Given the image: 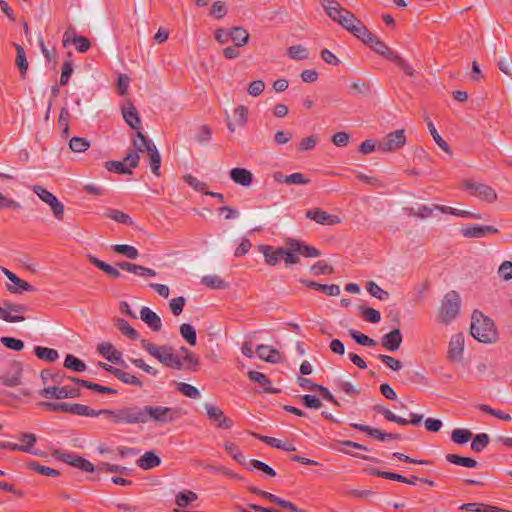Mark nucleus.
Returning <instances> with one entry per match:
<instances>
[{"label":"nucleus","instance_id":"nucleus-1","mask_svg":"<svg viewBox=\"0 0 512 512\" xmlns=\"http://www.w3.org/2000/svg\"><path fill=\"white\" fill-rule=\"evenodd\" d=\"M284 244L285 246L277 248L269 245L259 247L266 264L275 266L279 263L280 259H283L286 265H295L299 263V255L307 258L321 256V252L317 248L295 238H285Z\"/></svg>","mask_w":512,"mask_h":512},{"label":"nucleus","instance_id":"nucleus-2","mask_svg":"<svg viewBox=\"0 0 512 512\" xmlns=\"http://www.w3.org/2000/svg\"><path fill=\"white\" fill-rule=\"evenodd\" d=\"M470 333L482 343H492L497 337L493 321L477 310L472 314Z\"/></svg>","mask_w":512,"mask_h":512},{"label":"nucleus","instance_id":"nucleus-3","mask_svg":"<svg viewBox=\"0 0 512 512\" xmlns=\"http://www.w3.org/2000/svg\"><path fill=\"white\" fill-rule=\"evenodd\" d=\"M141 345L152 357L165 366L181 370L184 368L182 360L173 352L170 346H158L147 340H142Z\"/></svg>","mask_w":512,"mask_h":512},{"label":"nucleus","instance_id":"nucleus-4","mask_svg":"<svg viewBox=\"0 0 512 512\" xmlns=\"http://www.w3.org/2000/svg\"><path fill=\"white\" fill-rule=\"evenodd\" d=\"M460 305V295L454 290L447 292L441 301L440 307L438 308V321L444 324L451 323L459 315Z\"/></svg>","mask_w":512,"mask_h":512},{"label":"nucleus","instance_id":"nucleus-5","mask_svg":"<svg viewBox=\"0 0 512 512\" xmlns=\"http://www.w3.org/2000/svg\"><path fill=\"white\" fill-rule=\"evenodd\" d=\"M369 45L376 53L386 57L389 60L394 61L400 69L404 71L408 76H414V69L411 65L401 58L399 55L395 54L384 42H382L377 36L373 35L371 40L366 43Z\"/></svg>","mask_w":512,"mask_h":512},{"label":"nucleus","instance_id":"nucleus-6","mask_svg":"<svg viewBox=\"0 0 512 512\" xmlns=\"http://www.w3.org/2000/svg\"><path fill=\"white\" fill-rule=\"evenodd\" d=\"M145 423L152 421L157 425L164 426L177 419L178 412L173 407L145 405Z\"/></svg>","mask_w":512,"mask_h":512},{"label":"nucleus","instance_id":"nucleus-7","mask_svg":"<svg viewBox=\"0 0 512 512\" xmlns=\"http://www.w3.org/2000/svg\"><path fill=\"white\" fill-rule=\"evenodd\" d=\"M113 421L116 423L137 424L145 423V411L143 407H127L114 413Z\"/></svg>","mask_w":512,"mask_h":512},{"label":"nucleus","instance_id":"nucleus-8","mask_svg":"<svg viewBox=\"0 0 512 512\" xmlns=\"http://www.w3.org/2000/svg\"><path fill=\"white\" fill-rule=\"evenodd\" d=\"M32 190L44 203L50 207L52 213L57 219H61L63 217L64 206L55 195L40 185H34Z\"/></svg>","mask_w":512,"mask_h":512},{"label":"nucleus","instance_id":"nucleus-9","mask_svg":"<svg viewBox=\"0 0 512 512\" xmlns=\"http://www.w3.org/2000/svg\"><path fill=\"white\" fill-rule=\"evenodd\" d=\"M139 159V155L136 152H129L124 161H108L105 166L111 172L131 174L132 169L138 165Z\"/></svg>","mask_w":512,"mask_h":512},{"label":"nucleus","instance_id":"nucleus-10","mask_svg":"<svg viewBox=\"0 0 512 512\" xmlns=\"http://www.w3.org/2000/svg\"><path fill=\"white\" fill-rule=\"evenodd\" d=\"M27 311L28 308L25 305L4 302L0 307V318L11 323L22 322L25 319L23 314Z\"/></svg>","mask_w":512,"mask_h":512},{"label":"nucleus","instance_id":"nucleus-11","mask_svg":"<svg viewBox=\"0 0 512 512\" xmlns=\"http://www.w3.org/2000/svg\"><path fill=\"white\" fill-rule=\"evenodd\" d=\"M406 143L405 132L403 129L396 130L387 134L379 143V149L384 152L394 151Z\"/></svg>","mask_w":512,"mask_h":512},{"label":"nucleus","instance_id":"nucleus-12","mask_svg":"<svg viewBox=\"0 0 512 512\" xmlns=\"http://www.w3.org/2000/svg\"><path fill=\"white\" fill-rule=\"evenodd\" d=\"M463 187L471 191L474 196L489 203L495 201L497 198L496 192L491 187L482 183L466 181L463 183Z\"/></svg>","mask_w":512,"mask_h":512},{"label":"nucleus","instance_id":"nucleus-13","mask_svg":"<svg viewBox=\"0 0 512 512\" xmlns=\"http://www.w3.org/2000/svg\"><path fill=\"white\" fill-rule=\"evenodd\" d=\"M18 439L20 444L10 442V450L39 455V453L34 449V444L37 441L35 434L28 432L21 433Z\"/></svg>","mask_w":512,"mask_h":512},{"label":"nucleus","instance_id":"nucleus-14","mask_svg":"<svg viewBox=\"0 0 512 512\" xmlns=\"http://www.w3.org/2000/svg\"><path fill=\"white\" fill-rule=\"evenodd\" d=\"M465 339L462 333L451 336L448 348V358L453 362H461L464 353Z\"/></svg>","mask_w":512,"mask_h":512},{"label":"nucleus","instance_id":"nucleus-15","mask_svg":"<svg viewBox=\"0 0 512 512\" xmlns=\"http://www.w3.org/2000/svg\"><path fill=\"white\" fill-rule=\"evenodd\" d=\"M23 369L18 363H15L7 369L1 376V382L8 387H16L23 384L22 381Z\"/></svg>","mask_w":512,"mask_h":512},{"label":"nucleus","instance_id":"nucleus-16","mask_svg":"<svg viewBox=\"0 0 512 512\" xmlns=\"http://www.w3.org/2000/svg\"><path fill=\"white\" fill-rule=\"evenodd\" d=\"M40 394L47 398L65 399L74 398L78 396V391L75 388L69 386L63 387H47L44 388Z\"/></svg>","mask_w":512,"mask_h":512},{"label":"nucleus","instance_id":"nucleus-17","mask_svg":"<svg viewBox=\"0 0 512 512\" xmlns=\"http://www.w3.org/2000/svg\"><path fill=\"white\" fill-rule=\"evenodd\" d=\"M306 217L323 225H335L340 223V219L337 216L329 214L319 208L309 209L306 212Z\"/></svg>","mask_w":512,"mask_h":512},{"label":"nucleus","instance_id":"nucleus-18","mask_svg":"<svg viewBox=\"0 0 512 512\" xmlns=\"http://www.w3.org/2000/svg\"><path fill=\"white\" fill-rule=\"evenodd\" d=\"M205 410L208 417L212 421H214L218 427L223 429H229L232 426V421L229 418H227L222 412V410L217 406L206 404Z\"/></svg>","mask_w":512,"mask_h":512},{"label":"nucleus","instance_id":"nucleus-19","mask_svg":"<svg viewBox=\"0 0 512 512\" xmlns=\"http://www.w3.org/2000/svg\"><path fill=\"white\" fill-rule=\"evenodd\" d=\"M99 353L108 361L126 366L122 359V353L118 351L111 343L104 342L98 345Z\"/></svg>","mask_w":512,"mask_h":512},{"label":"nucleus","instance_id":"nucleus-20","mask_svg":"<svg viewBox=\"0 0 512 512\" xmlns=\"http://www.w3.org/2000/svg\"><path fill=\"white\" fill-rule=\"evenodd\" d=\"M256 353L261 360L269 363H279L282 361L279 351L269 345H258Z\"/></svg>","mask_w":512,"mask_h":512},{"label":"nucleus","instance_id":"nucleus-21","mask_svg":"<svg viewBox=\"0 0 512 512\" xmlns=\"http://www.w3.org/2000/svg\"><path fill=\"white\" fill-rule=\"evenodd\" d=\"M402 334L399 329H394L382 337V346L389 351H397L402 343Z\"/></svg>","mask_w":512,"mask_h":512},{"label":"nucleus","instance_id":"nucleus-22","mask_svg":"<svg viewBox=\"0 0 512 512\" xmlns=\"http://www.w3.org/2000/svg\"><path fill=\"white\" fill-rule=\"evenodd\" d=\"M140 318L154 331H159L162 326L161 318L148 307H142Z\"/></svg>","mask_w":512,"mask_h":512},{"label":"nucleus","instance_id":"nucleus-23","mask_svg":"<svg viewBox=\"0 0 512 512\" xmlns=\"http://www.w3.org/2000/svg\"><path fill=\"white\" fill-rule=\"evenodd\" d=\"M230 177L236 184L245 187L250 186L253 180L252 173L244 168H233L230 171Z\"/></svg>","mask_w":512,"mask_h":512},{"label":"nucleus","instance_id":"nucleus-24","mask_svg":"<svg viewBox=\"0 0 512 512\" xmlns=\"http://www.w3.org/2000/svg\"><path fill=\"white\" fill-rule=\"evenodd\" d=\"M118 266L127 272L142 276V277H154L156 275V271L144 266L132 264L129 262L119 263Z\"/></svg>","mask_w":512,"mask_h":512},{"label":"nucleus","instance_id":"nucleus-25","mask_svg":"<svg viewBox=\"0 0 512 512\" xmlns=\"http://www.w3.org/2000/svg\"><path fill=\"white\" fill-rule=\"evenodd\" d=\"M497 228L493 226H480V225H474L471 227H467L463 230V234L467 237H475L480 238L484 237L488 234H494L497 233Z\"/></svg>","mask_w":512,"mask_h":512},{"label":"nucleus","instance_id":"nucleus-26","mask_svg":"<svg viewBox=\"0 0 512 512\" xmlns=\"http://www.w3.org/2000/svg\"><path fill=\"white\" fill-rule=\"evenodd\" d=\"M249 33L243 27H233L230 33V39L235 47H243L249 41Z\"/></svg>","mask_w":512,"mask_h":512},{"label":"nucleus","instance_id":"nucleus-27","mask_svg":"<svg viewBox=\"0 0 512 512\" xmlns=\"http://www.w3.org/2000/svg\"><path fill=\"white\" fill-rule=\"evenodd\" d=\"M123 118L132 129H138L140 126V118L135 107L128 104L122 109Z\"/></svg>","mask_w":512,"mask_h":512},{"label":"nucleus","instance_id":"nucleus-28","mask_svg":"<svg viewBox=\"0 0 512 512\" xmlns=\"http://www.w3.org/2000/svg\"><path fill=\"white\" fill-rule=\"evenodd\" d=\"M248 377L251 381L258 383L260 387L268 393H276L277 390L271 387V381L261 372L249 371Z\"/></svg>","mask_w":512,"mask_h":512},{"label":"nucleus","instance_id":"nucleus-29","mask_svg":"<svg viewBox=\"0 0 512 512\" xmlns=\"http://www.w3.org/2000/svg\"><path fill=\"white\" fill-rule=\"evenodd\" d=\"M10 284H7V289L11 293H23L25 291H33L34 288L26 281L19 278L16 274L10 280Z\"/></svg>","mask_w":512,"mask_h":512},{"label":"nucleus","instance_id":"nucleus-30","mask_svg":"<svg viewBox=\"0 0 512 512\" xmlns=\"http://www.w3.org/2000/svg\"><path fill=\"white\" fill-rule=\"evenodd\" d=\"M133 146L137 154L139 152H149L152 147H155L154 143L148 139L141 133L137 132L133 138Z\"/></svg>","mask_w":512,"mask_h":512},{"label":"nucleus","instance_id":"nucleus-31","mask_svg":"<svg viewBox=\"0 0 512 512\" xmlns=\"http://www.w3.org/2000/svg\"><path fill=\"white\" fill-rule=\"evenodd\" d=\"M161 463V459L155 455L153 452H146L139 460L138 465L144 469L148 470L154 467L159 466Z\"/></svg>","mask_w":512,"mask_h":512},{"label":"nucleus","instance_id":"nucleus-32","mask_svg":"<svg viewBox=\"0 0 512 512\" xmlns=\"http://www.w3.org/2000/svg\"><path fill=\"white\" fill-rule=\"evenodd\" d=\"M88 260L98 267L100 270L105 272L107 275H109L112 278H117L120 276V272L114 268L113 266L106 264L105 262L99 260L98 258L94 257L93 255H88Z\"/></svg>","mask_w":512,"mask_h":512},{"label":"nucleus","instance_id":"nucleus-33","mask_svg":"<svg viewBox=\"0 0 512 512\" xmlns=\"http://www.w3.org/2000/svg\"><path fill=\"white\" fill-rule=\"evenodd\" d=\"M308 287L320 290L321 292L330 295V296H338L340 294V288L338 285L331 284V285H324L319 284L314 281H305L304 282Z\"/></svg>","mask_w":512,"mask_h":512},{"label":"nucleus","instance_id":"nucleus-34","mask_svg":"<svg viewBox=\"0 0 512 512\" xmlns=\"http://www.w3.org/2000/svg\"><path fill=\"white\" fill-rule=\"evenodd\" d=\"M34 352L39 359L55 362L59 358V354L55 349L36 346Z\"/></svg>","mask_w":512,"mask_h":512},{"label":"nucleus","instance_id":"nucleus-35","mask_svg":"<svg viewBox=\"0 0 512 512\" xmlns=\"http://www.w3.org/2000/svg\"><path fill=\"white\" fill-rule=\"evenodd\" d=\"M105 216L107 218H110L116 222H119V223H123V224H127V225H132L133 224V220L131 219V217L125 213H123L122 211L120 210H116V209H107L105 211Z\"/></svg>","mask_w":512,"mask_h":512},{"label":"nucleus","instance_id":"nucleus-36","mask_svg":"<svg viewBox=\"0 0 512 512\" xmlns=\"http://www.w3.org/2000/svg\"><path fill=\"white\" fill-rule=\"evenodd\" d=\"M16 51L17 55L15 63L20 70L21 77L24 78L28 70V61L23 47H21L20 45H16Z\"/></svg>","mask_w":512,"mask_h":512},{"label":"nucleus","instance_id":"nucleus-37","mask_svg":"<svg viewBox=\"0 0 512 512\" xmlns=\"http://www.w3.org/2000/svg\"><path fill=\"white\" fill-rule=\"evenodd\" d=\"M112 374L123 383L134 385L137 387L142 386V382L136 376L127 373L123 370H113Z\"/></svg>","mask_w":512,"mask_h":512},{"label":"nucleus","instance_id":"nucleus-38","mask_svg":"<svg viewBox=\"0 0 512 512\" xmlns=\"http://www.w3.org/2000/svg\"><path fill=\"white\" fill-rule=\"evenodd\" d=\"M176 389L188 398L198 399L200 397L199 390L195 386L188 383L178 382L176 383Z\"/></svg>","mask_w":512,"mask_h":512},{"label":"nucleus","instance_id":"nucleus-39","mask_svg":"<svg viewBox=\"0 0 512 512\" xmlns=\"http://www.w3.org/2000/svg\"><path fill=\"white\" fill-rule=\"evenodd\" d=\"M359 22V19L355 17L353 13L346 10V12H342V16L338 19V24L341 25L344 29L351 32L353 27Z\"/></svg>","mask_w":512,"mask_h":512},{"label":"nucleus","instance_id":"nucleus-40","mask_svg":"<svg viewBox=\"0 0 512 512\" xmlns=\"http://www.w3.org/2000/svg\"><path fill=\"white\" fill-rule=\"evenodd\" d=\"M201 282L211 289H223L226 287L225 281L218 275L203 276Z\"/></svg>","mask_w":512,"mask_h":512},{"label":"nucleus","instance_id":"nucleus-41","mask_svg":"<svg viewBox=\"0 0 512 512\" xmlns=\"http://www.w3.org/2000/svg\"><path fill=\"white\" fill-rule=\"evenodd\" d=\"M351 33L357 37L358 39H360L363 43H367L369 42V40H371V37L373 36V34L366 28V26H364L361 21L359 20V22L353 27V29L351 30Z\"/></svg>","mask_w":512,"mask_h":512},{"label":"nucleus","instance_id":"nucleus-42","mask_svg":"<svg viewBox=\"0 0 512 512\" xmlns=\"http://www.w3.org/2000/svg\"><path fill=\"white\" fill-rule=\"evenodd\" d=\"M150 169L156 176L160 174L161 156L155 147H152L148 152Z\"/></svg>","mask_w":512,"mask_h":512},{"label":"nucleus","instance_id":"nucleus-43","mask_svg":"<svg viewBox=\"0 0 512 512\" xmlns=\"http://www.w3.org/2000/svg\"><path fill=\"white\" fill-rule=\"evenodd\" d=\"M96 470L98 472L119 473V474H123V475H129V472H130L129 469L124 466L109 464L106 462L100 463L96 467Z\"/></svg>","mask_w":512,"mask_h":512},{"label":"nucleus","instance_id":"nucleus-44","mask_svg":"<svg viewBox=\"0 0 512 512\" xmlns=\"http://www.w3.org/2000/svg\"><path fill=\"white\" fill-rule=\"evenodd\" d=\"M427 127L428 130L433 137L434 141L439 145L441 149H443L448 154H452V151L450 150L449 145L447 142L440 136V134L437 132L434 124L431 121H427Z\"/></svg>","mask_w":512,"mask_h":512},{"label":"nucleus","instance_id":"nucleus-45","mask_svg":"<svg viewBox=\"0 0 512 512\" xmlns=\"http://www.w3.org/2000/svg\"><path fill=\"white\" fill-rule=\"evenodd\" d=\"M225 450L231 455V457L242 465H247L249 461L246 460L242 452L232 442H226L224 444Z\"/></svg>","mask_w":512,"mask_h":512},{"label":"nucleus","instance_id":"nucleus-46","mask_svg":"<svg viewBox=\"0 0 512 512\" xmlns=\"http://www.w3.org/2000/svg\"><path fill=\"white\" fill-rule=\"evenodd\" d=\"M446 459L448 462H450L452 464L460 465V466H464V467H468V468H473L477 465V462L474 459L458 456L455 454H448L446 456Z\"/></svg>","mask_w":512,"mask_h":512},{"label":"nucleus","instance_id":"nucleus-47","mask_svg":"<svg viewBox=\"0 0 512 512\" xmlns=\"http://www.w3.org/2000/svg\"><path fill=\"white\" fill-rule=\"evenodd\" d=\"M287 53L293 60L307 59L309 56V50L302 45H294L288 48Z\"/></svg>","mask_w":512,"mask_h":512},{"label":"nucleus","instance_id":"nucleus-48","mask_svg":"<svg viewBox=\"0 0 512 512\" xmlns=\"http://www.w3.org/2000/svg\"><path fill=\"white\" fill-rule=\"evenodd\" d=\"M180 334L191 346L196 345V331L190 324H182L180 326Z\"/></svg>","mask_w":512,"mask_h":512},{"label":"nucleus","instance_id":"nucleus-49","mask_svg":"<svg viewBox=\"0 0 512 512\" xmlns=\"http://www.w3.org/2000/svg\"><path fill=\"white\" fill-rule=\"evenodd\" d=\"M64 366L76 372H83L86 369L85 363L82 360L73 356L72 354H68L66 356Z\"/></svg>","mask_w":512,"mask_h":512},{"label":"nucleus","instance_id":"nucleus-50","mask_svg":"<svg viewBox=\"0 0 512 512\" xmlns=\"http://www.w3.org/2000/svg\"><path fill=\"white\" fill-rule=\"evenodd\" d=\"M113 250L119 254L126 256L129 259H136L139 256L138 250L127 244H117L113 246Z\"/></svg>","mask_w":512,"mask_h":512},{"label":"nucleus","instance_id":"nucleus-51","mask_svg":"<svg viewBox=\"0 0 512 512\" xmlns=\"http://www.w3.org/2000/svg\"><path fill=\"white\" fill-rule=\"evenodd\" d=\"M197 498H198V496L196 493H194L192 491H184V492H180L176 495L175 503L179 507H185L189 503L197 500Z\"/></svg>","mask_w":512,"mask_h":512},{"label":"nucleus","instance_id":"nucleus-52","mask_svg":"<svg viewBox=\"0 0 512 512\" xmlns=\"http://www.w3.org/2000/svg\"><path fill=\"white\" fill-rule=\"evenodd\" d=\"M89 142L86 138L82 137H73L69 141V147L73 152L81 153L87 150L89 147Z\"/></svg>","mask_w":512,"mask_h":512},{"label":"nucleus","instance_id":"nucleus-53","mask_svg":"<svg viewBox=\"0 0 512 512\" xmlns=\"http://www.w3.org/2000/svg\"><path fill=\"white\" fill-rule=\"evenodd\" d=\"M117 328L131 339L138 338V332L124 319H118L116 322Z\"/></svg>","mask_w":512,"mask_h":512},{"label":"nucleus","instance_id":"nucleus-54","mask_svg":"<svg viewBox=\"0 0 512 512\" xmlns=\"http://www.w3.org/2000/svg\"><path fill=\"white\" fill-rule=\"evenodd\" d=\"M488 442H489L488 434H486V433L477 434L471 443V448L475 452L479 453L487 446Z\"/></svg>","mask_w":512,"mask_h":512},{"label":"nucleus","instance_id":"nucleus-55","mask_svg":"<svg viewBox=\"0 0 512 512\" xmlns=\"http://www.w3.org/2000/svg\"><path fill=\"white\" fill-rule=\"evenodd\" d=\"M472 436V433L467 429H455L452 431L451 438L457 444L467 443Z\"/></svg>","mask_w":512,"mask_h":512},{"label":"nucleus","instance_id":"nucleus-56","mask_svg":"<svg viewBox=\"0 0 512 512\" xmlns=\"http://www.w3.org/2000/svg\"><path fill=\"white\" fill-rule=\"evenodd\" d=\"M349 335L360 345L370 347L376 345V342L373 339L354 329L349 330Z\"/></svg>","mask_w":512,"mask_h":512},{"label":"nucleus","instance_id":"nucleus-57","mask_svg":"<svg viewBox=\"0 0 512 512\" xmlns=\"http://www.w3.org/2000/svg\"><path fill=\"white\" fill-rule=\"evenodd\" d=\"M311 272L316 275H327L333 273V268L326 261H318L311 267Z\"/></svg>","mask_w":512,"mask_h":512},{"label":"nucleus","instance_id":"nucleus-58","mask_svg":"<svg viewBox=\"0 0 512 512\" xmlns=\"http://www.w3.org/2000/svg\"><path fill=\"white\" fill-rule=\"evenodd\" d=\"M0 342L8 349L13 351H21L24 348V343L20 339L13 337H2Z\"/></svg>","mask_w":512,"mask_h":512},{"label":"nucleus","instance_id":"nucleus-59","mask_svg":"<svg viewBox=\"0 0 512 512\" xmlns=\"http://www.w3.org/2000/svg\"><path fill=\"white\" fill-rule=\"evenodd\" d=\"M367 290L371 296L378 298L380 300H387L389 298L388 292L384 291L375 282H369L367 285Z\"/></svg>","mask_w":512,"mask_h":512},{"label":"nucleus","instance_id":"nucleus-60","mask_svg":"<svg viewBox=\"0 0 512 512\" xmlns=\"http://www.w3.org/2000/svg\"><path fill=\"white\" fill-rule=\"evenodd\" d=\"M434 209H435L434 206L429 207V206H426L423 204H416L415 206L410 208V212H411V214H413L415 216H419L421 218H427L432 214Z\"/></svg>","mask_w":512,"mask_h":512},{"label":"nucleus","instance_id":"nucleus-61","mask_svg":"<svg viewBox=\"0 0 512 512\" xmlns=\"http://www.w3.org/2000/svg\"><path fill=\"white\" fill-rule=\"evenodd\" d=\"M29 467L31 469L35 470L36 472H38L42 475H45V476L56 477L59 475V472L57 470L47 467V466L40 465L36 462H31L29 464Z\"/></svg>","mask_w":512,"mask_h":512},{"label":"nucleus","instance_id":"nucleus-62","mask_svg":"<svg viewBox=\"0 0 512 512\" xmlns=\"http://www.w3.org/2000/svg\"><path fill=\"white\" fill-rule=\"evenodd\" d=\"M181 351L185 354L184 360H182L184 363L183 369H193L199 364L198 358L185 347H182Z\"/></svg>","mask_w":512,"mask_h":512},{"label":"nucleus","instance_id":"nucleus-63","mask_svg":"<svg viewBox=\"0 0 512 512\" xmlns=\"http://www.w3.org/2000/svg\"><path fill=\"white\" fill-rule=\"evenodd\" d=\"M227 13L226 3L223 1H216L211 7V16L216 19L223 18Z\"/></svg>","mask_w":512,"mask_h":512},{"label":"nucleus","instance_id":"nucleus-64","mask_svg":"<svg viewBox=\"0 0 512 512\" xmlns=\"http://www.w3.org/2000/svg\"><path fill=\"white\" fill-rule=\"evenodd\" d=\"M498 275L505 281L512 279V262L504 261L498 268Z\"/></svg>","mask_w":512,"mask_h":512}]
</instances>
